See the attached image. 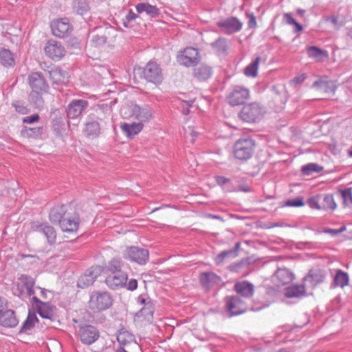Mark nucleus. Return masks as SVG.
Here are the masks:
<instances>
[{"label": "nucleus", "mask_w": 352, "mask_h": 352, "mask_svg": "<svg viewBox=\"0 0 352 352\" xmlns=\"http://www.w3.org/2000/svg\"><path fill=\"white\" fill-rule=\"evenodd\" d=\"M38 322V320L36 314L34 312L29 311L26 320L23 322L21 327L19 333H24L27 335L32 334L35 324Z\"/></svg>", "instance_id": "31"}, {"label": "nucleus", "mask_w": 352, "mask_h": 352, "mask_svg": "<svg viewBox=\"0 0 352 352\" xmlns=\"http://www.w3.org/2000/svg\"><path fill=\"white\" fill-rule=\"evenodd\" d=\"M139 16L134 13L132 10H129L125 18L122 19L123 25L125 28H130L132 26L131 23L138 19Z\"/></svg>", "instance_id": "53"}, {"label": "nucleus", "mask_w": 352, "mask_h": 352, "mask_svg": "<svg viewBox=\"0 0 352 352\" xmlns=\"http://www.w3.org/2000/svg\"><path fill=\"white\" fill-rule=\"evenodd\" d=\"M117 340L120 346L122 347L130 348L131 345L135 347L138 346L135 336L124 328L120 330L117 336Z\"/></svg>", "instance_id": "25"}, {"label": "nucleus", "mask_w": 352, "mask_h": 352, "mask_svg": "<svg viewBox=\"0 0 352 352\" xmlns=\"http://www.w3.org/2000/svg\"><path fill=\"white\" fill-rule=\"evenodd\" d=\"M68 206L64 204L58 205L53 207L49 213V218L52 223H59L62 219L67 216L68 211Z\"/></svg>", "instance_id": "27"}, {"label": "nucleus", "mask_w": 352, "mask_h": 352, "mask_svg": "<svg viewBox=\"0 0 352 352\" xmlns=\"http://www.w3.org/2000/svg\"><path fill=\"white\" fill-rule=\"evenodd\" d=\"M126 110L131 111V116L139 120L140 122H146L151 118L153 111L148 105L140 107L138 104H132L130 107H124L121 109V113L125 117L126 116Z\"/></svg>", "instance_id": "9"}, {"label": "nucleus", "mask_w": 352, "mask_h": 352, "mask_svg": "<svg viewBox=\"0 0 352 352\" xmlns=\"http://www.w3.org/2000/svg\"><path fill=\"white\" fill-rule=\"evenodd\" d=\"M120 129L128 138L131 139L142 130L143 124L141 122L124 123L121 124Z\"/></svg>", "instance_id": "33"}, {"label": "nucleus", "mask_w": 352, "mask_h": 352, "mask_svg": "<svg viewBox=\"0 0 352 352\" xmlns=\"http://www.w3.org/2000/svg\"><path fill=\"white\" fill-rule=\"evenodd\" d=\"M49 78L52 83L56 85H66L69 82L67 72L60 67H56L49 71Z\"/></svg>", "instance_id": "26"}, {"label": "nucleus", "mask_w": 352, "mask_h": 352, "mask_svg": "<svg viewBox=\"0 0 352 352\" xmlns=\"http://www.w3.org/2000/svg\"><path fill=\"white\" fill-rule=\"evenodd\" d=\"M138 287V281L136 279H131L128 283L126 281V284L122 287L126 288L128 290L133 291Z\"/></svg>", "instance_id": "59"}, {"label": "nucleus", "mask_w": 352, "mask_h": 352, "mask_svg": "<svg viewBox=\"0 0 352 352\" xmlns=\"http://www.w3.org/2000/svg\"><path fill=\"white\" fill-rule=\"evenodd\" d=\"M200 60L198 50L188 47L181 51L177 56V62L182 65L190 67L197 65Z\"/></svg>", "instance_id": "10"}, {"label": "nucleus", "mask_w": 352, "mask_h": 352, "mask_svg": "<svg viewBox=\"0 0 352 352\" xmlns=\"http://www.w3.org/2000/svg\"><path fill=\"white\" fill-rule=\"evenodd\" d=\"M128 274H109L105 280L107 285L111 289L122 287L128 280Z\"/></svg>", "instance_id": "24"}, {"label": "nucleus", "mask_w": 352, "mask_h": 352, "mask_svg": "<svg viewBox=\"0 0 352 352\" xmlns=\"http://www.w3.org/2000/svg\"><path fill=\"white\" fill-rule=\"evenodd\" d=\"M148 250L138 246L128 247L124 252L123 256L131 262L144 265L148 260Z\"/></svg>", "instance_id": "5"}, {"label": "nucleus", "mask_w": 352, "mask_h": 352, "mask_svg": "<svg viewBox=\"0 0 352 352\" xmlns=\"http://www.w3.org/2000/svg\"><path fill=\"white\" fill-rule=\"evenodd\" d=\"M72 10L80 15H83L89 10L87 0H74L72 3Z\"/></svg>", "instance_id": "42"}, {"label": "nucleus", "mask_w": 352, "mask_h": 352, "mask_svg": "<svg viewBox=\"0 0 352 352\" xmlns=\"http://www.w3.org/2000/svg\"><path fill=\"white\" fill-rule=\"evenodd\" d=\"M188 130L190 131V141L191 143H194L197 137L198 136L199 133L197 131H195L193 126H188Z\"/></svg>", "instance_id": "62"}, {"label": "nucleus", "mask_w": 352, "mask_h": 352, "mask_svg": "<svg viewBox=\"0 0 352 352\" xmlns=\"http://www.w3.org/2000/svg\"><path fill=\"white\" fill-rule=\"evenodd\" d=\"M243 264L241 263H232L228 266V269L231 272H238L242 267Z\"/></svg>", "instance_id": "63"}, {"label": "nucleus", "mask_w": 352, "mask_h": 352, "mask_svg": "<svg viewBox=\"0 0 352 352\" xmlns=\"http://www.w3.org/2000/svg\"><path fill=\"white\" fill-rule=\"evenodd\" d=\"M107 270L109 274H129L130 270L129 265L122 258L116 257L111 259L107 266Z\"/></svg>", "instance_id": "21"}, {"label": "nucleus", "mask_w": 352, "mask_h": 352, "mask_svg": "<svg viewBox=\"0 0 352 352\" xmlns=\"http://www.w3.org/2000/svg\"><path fill=\"white\" fill-rule=\"evenodd\" d=\"M39 120V116L38 114H34L30 116H28L23 118V123L32 124L37 122Z\"/></svg>", "instance_id": "60"}, {"label": "nucleus", "mask_w": 352, "mask_h": 352, "mask_svg": "<svg viewBox=\"0 0 352 352\" xmlns=\"http://www.w3.org/2000/svg\"><path fill=\"white\" fill-rule=\"evenodd\" d=\"M312 87L316 89L319 91L325 94L334 93L335 91V87L332 82L324 80L322 79L316 80L313 83Z\"/></svg>", "instance_id": "39"}, {"label": "nucleus", "mask_w": 352, "mask_h": 352, "mask_svg": "<svg viewBox=\"0 0 352 352\" xmlns=\"http://www.w3.org/2000/svg\"><path fill=\"white\" fill-rule=\"evenodd\" d=\"M35 280L34 278L21 275L12 289L14 295L25 300L34 294Z\"/></svg>", "instance_id": "2"}, {"label": "nucleus", "mask_w": 352, "mask_h": 352, "mask_svg": "<svg viewBox=\"0 0 352 352\" xmlns=\"http://www.w3.org/2000/svg\"><path fill=\"white\" fill-rule=\"evenodd\" d=\"M13 106L14 107L15 110L21 114H26L28 113V108L21 102H15L13 103Z\"/></svg>", "instance_id": "58"}, {"label": "nucleus", "mask_w": 352, "mask_h": 352, "mask_svg": "<svg viewBox=\"0 0 352 352\" xmlns=\"http://www.w3.org/2000/svg\"><path fill=\"white\" fill-rule=\"evenodd\" d=\"M204 39L206 43L210 45L212 47L219 50V41H220V34L216 31H207L204 34Z\"/></svg>", "instance_id": "40"}, {"label": "nucleus", "mask_w": 352, "mask_h": 352, "mask_svg": "<svg viewBox=\"0 0 352 352\" xmlns=\"http://www.w3.org/2000/svg\"><path fill=\"white\" fill-rule=\"evenodd\" d=\"M28 82L31 89L49 92L50 86L41 72L30 74L28 76Z\"/></svg>", "instance_id": "12"}, {"label": "nucleus", "mask_w": 352, "mask_h": 352, "mask_svg": "<svg viewBox=\"0 0 352 352\" xmlns=\"http://www.w3.org/2000/svg\"><path fill=\"white\" fill-rule=\"evenodd\" d=\"M342 204L345 207L352 208V190L346 188L340 192Z\"/></svg>", "instance_id": "51"}, {"label": "nucleus", "mask_w": 352, "mask_h": 352, "mask_svg": "<svg viewBox=\"0 0 352 352\" xmlns=\"http://www.w3.org/2000/svg\"><path fill=\"white\" fill-rule=\"evenodd\" d=\"M44 52L46 56L54 60H60L66 53L64 46L54 40H50L45 44Z\"/></svg>", "instance_id": "14"}, {"label": "nucleus", "mask_w": 352, "mask_h": 352, "mask_svg": "<svg viewBox=\"0 0 352 352\" xmlns=\"http://www.w3.org/2000/svg\"><path fill=\"white\" fill-rule=\"evenodd\" d=\"M43 130V127L28 128L25 126L21 133L24 138H35L42 135Z\"/></svg>", "instance_id": "46"}, {"label": "nucleus", "mask_w": 352, "mask_h": 352, "mask_svg": "<svg viewBox=\"0 0 352 352\" xmlns=\"http://www.w3.org/2000/svg\"><path fill=\"white\" fill-rule=\"evenodd\" d=\"M219 278V276L212 272H203L199 276L201 285L206 290L210 289L217 283Z\"/></svg>", "instance_id": "32"}, {"label": "nucleus", "mask_w": 352, "mask_h": 352, "mask_svg": "<svg viewBox=\"0 0 352 352\" xmlns=\"http://www.w3.org/2000/svg\"><path fill=\"white\" fill-rule=\"evenodd\" d=\"M324 279V274L320 269H311L308 274L304 277L303 282L307 287L314 289L318 284L322 283Z\"/></svg>", "instance_id": "22"}, {"label": "nucleus", "mask_w": 352, "mask_h": 352, "mask_svg": "<svg viewBox=\"0 0 352 352\" xmlns=\"http://www.w3.org/2000/svg\"><path fill=\"white\" fill-rule=\"evenodd\" d=\"M89 102L84 99L72 100L66 108L67 116L69 119L78 118L87 109Z\"/></svg>", "instance_id": "11"}, {"label": "nucleus", "mask_w": 352, "mask_h": 352, "mask_svg": "<svg viewBox=\"0 0 352 352\" xmlns=\"http://www.w3.org/2000/svg\"><path fill=\"white\" fill-rule=\"evenodd\" d=\"M326 21L330 22L336 30H340V28L344 25V21L340 20L339 16L336 15L328 16Z\"/></svg>", "instance_id": "54"}, {"label": "nucleus", "mask_w": 352, "mask_h": 352, "mask_svg": "<svg viewBox=\"0 0 352 352\" xmlns=\"http://www.w3.org/2000/svg\"><path fill=\"white\" fill-rule=\"evenodd\" d=\"M321 210L333 211L336 208L337 205L331 194L324 195L323 197L321 196Z\"/></svg>", "instance_id": "43"}, {"label": "nucleus", "mask_w": 352, "mask_h": 352, "mask_svg": "<svg viewBox=\"0 0 352 352\" xmlns=\"http://www.w3.org/2000/svg\"><path fill=\"white\" fill-rule=\"evenodd\" d=\"M142 77L147 82L155 85L161 83L163 80L162 69L155 61H149L143 68Z\"/></svg>", "instance_id": "6"}, {"label": "nucleus", "mask_w": 352, "mask_h": 352, "mask_svg": "<svg viewBox=\"0 0 352 352\" xmlns=\"http://www.w3.org/2000/svg\"><path fill=\"white\" fill-rule=\"evenodd\" d=\"M240 243L236 242L234 245V247L228 250H224L221 252V260L225 259L226 258H235L238 255V250L240 248Z\"/></svg>", "instance_id": "52"}, {"label": "nucleus", "mask_w": 352, "mask_h": 352, "mask_svg": "<svg viewBox=\"0 0 352 352\" xmlns=\"http://www.w3.org/2000/svg\"><path fill=\"white\" fill-rule=\"evenodd\" d=\"M80 223V218L76 212H68L58 224L62 231L68 233H76Z\"/></svg>", "instance_id": "17"}, {"label": "nucleus", "mask_w": 352, "mask_h": 352, "mask_svg": "<svg viewBox=\"0 0 352 352\" xmlns=\"http://www.w3.org/2000/svg\"><path fill=\"white\" fill-rule=\"evenodd\" d=\"M212 74V67L202 64L194 69L193 75L199 81H204L210 78Z\"/></svg>", "instance_id": "34"}, {"label": "nucleus", "mask_w": 352, "mask_h": 352, "mask_svg": "<svg viewBox=\"0 0 352 352\" xmlns=\"http://www.w3.org/2000/svg\"><path fill=\"white\" fill-rule=\"evenodd\" d=\"M249 98L250 91L248 89L243 86L235 85L226 96V100L231 106H238L243 104Z\"/></svg>", "instance_id": "8"}, {"label": "nucleus", "mask_w": 352, "mask_h": 352, "mask_svg": "<svg viewBox=\"0 0 352 352\" xmlns=\"http://www.w3.org/2000/svg\"><path fill=\"white\" fill-rule=\"evenodd\" d=\"M321 196L316 195L310 197L307 200L308 205L312 209L321 210V204L320 202Z\"/></svg>", "instance_id": "55"}, {"label": "nucleus", "mask_w": 352, "mask_h": 352, "mask_svg": "<svg viewBox=\"0 0 352 352\" xmlns=\"http://www.w3.org/2000/svg\"><path fill=\"white\" fill-rule=\"evenodd\" d=\"M92 41L96 43L97 45H100L105 43L106 37L103 36L96 35L93 36Z\"/></svg>", "instance_id": "64"}, {"label": "nucleus", "mask_w": 352, "mask_h": 352, "mask_svg": "<svg viewBox=\"0 0 352 352\" xmlns=\"http://www.w3.org/2000/svg\"><path fill=\"white\" fill-rule=\"evenodd\" d=\"M113 302L110 294L107 292H94L89 296V308L93 312H98L109 309Z\"/></svg>", "instance_id": "3"}, {"label": "nucleus", "mask_w": 352, "mask_h": 352, "mask_svg": "<svg viewBox=\"0 0 352 352\" xmlns=\"http://www.w3.org/2000/svg\"><path fill=\"white\" fill-rule=\"evenodd\" d=\"M100 274L101 268L100 266L91 267L79 278L78 286L80 288H85L91 285Z\"/></svg>", "instance_id": "18"}, {"label": "nucleus", "mask_w": 352, "mask_h": 352, "mask_svg": "<svg viewBox=\"0 0 352 352\" xmlns=\"http://www.w3.org/2000/svg\"><path fill=\"white\" fill-rule=\"evenodd\" d=\"M32 306L36 309L39 316L45 319L52 320L54 318L55 307L49 302H43L36 296H33L32 298Z\"/></svg>", "instance_id": "13"}, {"label": "nucleus", "mask_w": 352, "mask_h": 352, "mask_svg": "<svg viewBox=\"0 0 352 352\" xmlns=\"http://www.w3.org/2000/svg\"><path fill=\"white\" fill-rule=\"evenodd\" d=\"M52 34L59 38L67 36L72 31V26L66 18L54 21L51 23Z\"/></svg>", "instance_id": "16"}, {"label": "nucleus", "mask_w": 352, "mask_h": 352, "mask_svg": "<svg viewBox=\"0 0 352 352\" xmlns=\"http://www.w3.org/2000/svg\"><path fill=\"white\" fill-rule=\"evenodd\" d=\"M85 131L87 135H97L100 133V124L97 121L87 122L85 126Z\"/></svg>", "instance_id": "48"}, {"label": "nucleus", "mask_w": 352, "mask_h": 352, "mask_svg": "<svg viewBox=\"0 0 352 352\" xmlns=\"http://www.w3.org/2000/svg\"><path fill=\"white\" fill-rule=\"evenodd\" d=\"M287 206L300 207L305 205L302 197H298L294 199H289L285 202Z\"/></svg>", "instance_id": "56"}, {"label": "nucleus", "mask_w": 352, "mask_h": 352, "mask_svg": "<svg viewBox=\"0 0 352 352\" xmlns=\"http://www.w3.org/2000/svg\"><path fill=\"white\" fill-rule=\"evenodd\" d=\"M261 58L257 56L251 63H250L244 69V74L248 77H256L258 74V64Z\"/></svg>", "instance_id": "45"}, {"label": "nucleus", "mask_w": 352, "mask_h": 352, "mask_svg": "<svg viewBox=\"0 0 352 352\" xmlns=\"http://www.w3.org/2000/svg\"><path fill=\"white\" fill-rule=\"evenodd\" d=\"M305 283L291 285L286 289L285 296L289 298L303 296L305 294Z\"/></svg>", "instance_id": "38"}, {"label": "nucleus", "mask_w": 352, "mask_h": 352, "mask_svg": "<svg viewBox=\"0 0 352 352\" xmlns=\"http://www.w3.org/2000/svg\"><path fill=\"white\" fill-rule=\"evenodd\" d=\"M47 93L31 89L28 96V101L34 107L41 108L44 104L43 95Z\"/></svg>", "instance_id": "37"}, {"label": "nucleus", "mask_w": 352, "mask_h": 352, "mask_svg": "<svg viewBox=\"0 0 352 352\" xmlns=\"http://www.w3.org/2000/svg\"><path fill=\"white\" fill-rule=\"evenodd\" d=\"M294 274L286 268H279L272 277L273 282L277 287L290 283L294 279Z\"/></svg>", "instance_id": "23"}, {"label": "nucleus", "mask_w": 352, "mask_h": 352, "mask_svg": "<svg viewBox=\"0 0 352 352\" xmlns=\"http://www.w3.org/2000/svg\"><path fill=\"white\" fill-rule=\"evenodd\" d=\"M32 228L34 231L44 234L49 244L52 245L56 243V232L53 226L47 223L36 222Z\"/></svg>", "instance_id": "19"}, {"label": "nucleus", "mask_w": 352, "mask_h": 352, "mask_svg": "<svg viewBox=\"0 0 352 352\" xmlns=\"http://www.w3.org/2000/svg\"><path fill=\"white\" fill-rule=\"evenodd\" d=\"M349 282V278L348 274L341 270H337L333 278V283L335 287H340L343 288L344 287L348 285Z\"/></svg>", "instance_id": "41"}, {"label": "nucleus", "mask_w": 352, "mask_h": 352, "mask_svg": "<svg viewBox=\"0 0 352 352\" xmlns=\"http://www.w3.org/2000/svg\"><path fill=\"white\" fill-rule=\"evenodd\" d=\"M234 287L235 292L243 298H250L254 294V286L247 280L236 283Z\"/></svg>", "instance_id": "28"}, {"label": "nucleus", "mask_w": 352, "mask_h": 352, "mask_svg": "<svg viewBox=\"0 0 352 352\" xmlns=\"http://www.w3.org/2000/svg\"><path fill=\"white\" fill-rule=\"evenodd\" d=\"M238 184L236 181L221 177V187L226 192H233L238 190Z\"/></svg>", "instance_id": "47"}, {"label": "nucleus", "mask_w": 352, "mask_h": 352, "mask_svg": "<svg viewBox=\"0 0 352 352\" xmlns=\"http://www.w3.org/2000/svg\"><path fill=\"white\" fill-rule=\"evenodd\" d=\"M192 102H193V100L182 102L183 109H182V111L183 114L188 115L190 113L189 108H190V107H191Z\"/></svg>", "instance_id": "61"}, {"label": "nucleus", "mask_w": 352, "mask_h": 352, "mask_svg": "<svg viewBox=\"0 0 352 352\" xmlns=\"http://www.w3.org/2000/svg\"><path fill=\"white\" fill-rule=\"evenodd\" d=\"M322 170V166L314 163L307 164L301 168V171L305 175H309L312 173H320Z\"/></svg>", "instance_id": "49"}, {"label": "nucleus", "mask_w": 352, "mask_h": 352, "mask_svg": "<svg viewBox=\"0 0 352 352\" xmlns=\"http://www.w3.org/2000/svg\"><path fill=\"white\" fill-rule=\"evenodd\" d=\"M255 140L250 137H244L239 139L234 144L233 153L239 160L250 159L255 150Z\"/></svg>", "instance_id": "1"}, {"label": "nucleus", "mask_w": 352, "mask_h": 352, "mask_svg": "<svg viewBox=\"0 0 352 352\" xmlns=\"http://www.w3.org/2000/svg\"><path fill=\"white\" fill-rule=\"evenodd\" d=\"M225 301L228 317L243 314L248 309L245 301L238 296L226 297L225 298Z\"/></svg>", "instance_id": "7"}, {"label": "nucleus", "mask_w": 352, "mask_h": 352, "mask_svg": "<svg viewBox=\"0 0 352 352\" xmlns=\"http://www.w3.org/2000/svg\"><path fill=\"white\" fill-rule=\"evenodd\" d=\"M264 115L263 107L258 102H253L243 107L239 112V118L244 122L254 123L259 121Z\"/></svg>", "instance_id": "4"}, {"label": "nucleus", "mask_w": 352, "mask_h": 352, "mask_svg": "<svg viewBox=\"0 0 352 352\" xmlns=\"http://www.w3.org/2000/svg\"><path fill=\"white\" fill-rule=\"evenodd\" d=\"M283 21L288 25H294L295 29L294 32L298 33L302 30V26L292 17L291 13H285L283 14Z\"/></svg>", "instance_id": "50"}, {"label": "nucleus", "mask_w": 352, "mask_h": 352, "mask_svg": "<svg viewBox=\"0 0 352 352\" xmlns=\"http://www.w3.org/2000/svg\"><path fill=\"white\" fill-rule=\"evenodd\" d=\"M243 28V23L235 16H230L221 21V32L233 34L239 32Z\"/></svg>", "instance_id": "20"}, {"label": "nucleus", "mask_w": 352, "mask_h": 352, "mask_svg": "<svg viewBox=\"0 0 352 352\" xmlns=\"http://www.w3.org/2000/svg\"><path fill=\"white\" fill-rule=\"evenodd\" d=\"M135 8L138 13L146 12L147 15L152 18L157 17L160 14L158 8L148 3H139L136 5Z\"/></svg>", "instance_id": "36"}, {"label": "nucleus", "mask_w": 352, "mask_h": 352, "mask_svg": "<svg viewBox=\"0 0 352 352\" xmlns=\"http://www.w3.org/2000/svg\"><path fill=\"white\" fill-rule=\"evenodd\" d=\"M138 300L142 305V308L137 313V316L144 317L145 318L149 319L152 318L154 313V305L149 298H144L142 296L138 297Z\"/></svg>", "instance_id": "29"}, {"label": "nucleus", "mask_w": 352, "mask_h": 352, "mask_svg": "<svg viewBox=\"0 0 352 352\" xmlns=\"http://www.w3.org/2000/svg\"><path fill=\"white\" fill-rule=\"evenodd\" d=\"M307 55L318 62L322 61L324 58L327 56L324 51L315 46L307 48Z\"/></svg>", "instance_id": "44"}, {"label": "nucleus", "mask_w": 352, "mask_h": 352, "mask_svg": "<svg viewBox=\"0 0 352 352\" xmlns=\"http://www.w3.org/2000/svg\"><path fill=\"white\" fill-rule=\"evenodd\" d=\"M346 229V228L345 226H342L339 229H332V228H327L324 229V232L327 233V234H329L331 236H336V235L343 232L344 231H345Z\"/></svg>", "instance_id": "57"}, {"label": "nucleus", "mask_w": 352, "mask_h": 352, "mask_svg": "<svg viewBox=\"0 0 352 352\" xmlns=\"http://www.w3.org/2000/svg\"><path fill=\"white\" fill-rule=\"evenodd\" d=\"M78 336L83 344L89 345L99 338L100 332L95 327L88 324L79 329Z\"/></svg>", "instance_id": "15"}, {"label": "nucleus", "mask_w": 352, "mask_h": 352, "mask_svg": "<svg viewBox=\"0 0 352 352\" xmlns=\"http://www.w3.org/2000/svg\"><path fill=\"white\" fill-rule=\"evenodd\" d=\"M19 323V320L15 316L14 311L8 309V307L0 316V324L4 327L12 328Z\"/></svg>", "instance_id": "30"}, {"label": "nucleus", "mask_w": 352, "mask_h": 352, "mask_svg": "<svg viewBox=\"0 0 352 352\" xmlns=\"http://www.w3.org/2000/svg\"><path fill=\"white\" fill-rule=\"evenodd\" d=\"M0 63L5 67H12L15 65V56L8 49L1 48Z\"/></svg>", "instance_id": "35"}]
</instances>
